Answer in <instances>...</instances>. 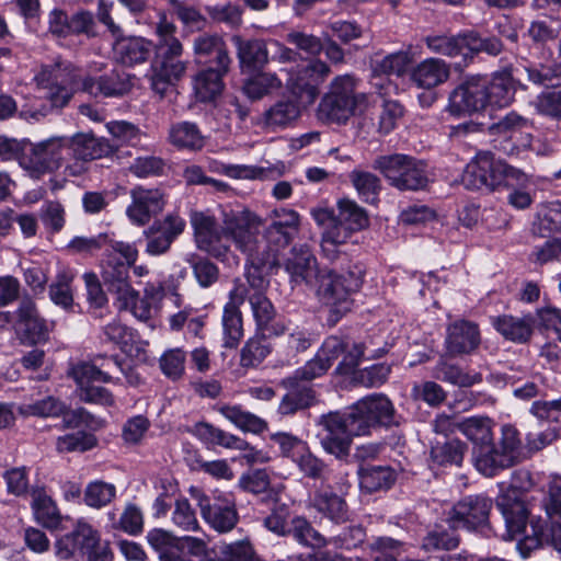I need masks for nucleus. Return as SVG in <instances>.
Instances as JSON below:
<instances>
[{"instance_id":"f257e3e1","label":"nucleus","mask_w":561,"mask_h":561,"mask_svg":"<svg viewBox=\"0 0 561 561\" xmlns=\"http://www.w3.org/2000/svg\"><path fill=\"white\" fill-rule=\"evenodd\" d=\"M256 224L254 213L248 209L225 211L220 228L210 214L191 213V225L197 248L221 261L230 253V247L222 242L224 239L230 240L245 256L259 260L262 249L260 250L255 241Z\"/></svg>"},{"instance_id":"f03ea898","label":"nucleus","mask_w":561,"mask_h":561,"mask_svg":"<svg viewBox=\"0 0 561 561\" xmlns=\"http://www.w3.org/2000/svg\"><path fill=\"white\" fill-rule=\"evenodd\" d=\"M318 425L323 428L320 435L321 447L340 460L348 457L354 436L368 435L375 428L359 401L343 411L322 414Z\"/></svg>"},{"instance_id":"7ed1b4c3","label":"nucleus","mask_w":561,"mask_h":561,"mask_svg":"<svg viewBox=\"0 0 561 561\" xmlns=\"http://www.w3.org/2000/svg\"><path fill=\"white\" fill-rule=\"evenodd\" d=\"M527 174L506 162L495 159L491 152L477 153L462 174V183L469 190L488 188L495 191L504 187H526Z\"/></svg>"},{"instance_id":"20e7f679","label":"nucleus","mask_w":561,"mask_h":561,"mask_svg":"<svg viewBox=\"0 0 561 561\" xmlns=\"http://www.w3.org/2000/svg\"><path fill=\"white\" fill-rule=\"evenodd\" d=\"M365 102L366 95L357 91V80L353 76H337L318 105V118L345 124Z\"/></svg>"},{"instance_id":"39448f33","label":"nucleus","mask_w":561,"mask_h":561,"mask_svg":"<svg viewBox=\"0 0 561 561\" xmlns=\"http://www.w3.org/2000/svg\"><path fill=\"white\" fill-rule=\"evenodd\" d=\"M373 168L383 175L390 186L399 191H421L428 185L425 163L411 156H379L374 160Z\"/></svg>"},{"instance_id":"423d86ee","label":"nucleus","mask_w":561,"mask_h":561,"mask_svg":"<svg viewBox=\"0 0 561 561\" xmlns=\"http://www.w3.org/2000/svg\"><path fill=\"white\" fill-rule=\"evenodd\" d=\"M334 227L323 231L321 251L324 257L334 262L340 255L339 247L345 244L351 236L368 226V215L354 201L344 198L337 203Z\"/></svg>"},{"instance_id":"0eeeda50","label":"nucleus","mask_w":561,"mask_h":561,"mask_svg":"<svg viewBox=\"0 0 561 561\" xmlns=\"http://www.w3.org/2000/svg\"><path fill=\"white\" fill-rule=\"evenodd\" d=\"M79 78L78 71L68 61L45 65L35 76L37 85L45 91L44 96L51 108H61L68 104L73 92L81 89Z\"/></svg>"},{"instance_id":"6e6552de","label":"nucleus","mask_w":561,"mask_h":561,"mask_svg":"<svg viewBox=\"0 0 561 561\" xmlns=\"http://www.w3.org/2000/svg\"><path fill=\"white\" fill-rule=\"evenodd\" d=\"M249 304L257 330L263 335L279 336L285 329V322L276 319V309L266 297L264 289L267 282L257 268H249L245 272Z\"/></svg>"},{"instance_id":"1a4fd4ad","label":"nucleus","mask_w":561,"mask_h":561,"mask_svg":"<svg viewBox=\"0 0 561 561\" xmlns=\"http://www.w3.org/2000/svg\"><path fill=\"white\" fill-rule=\"evenodd\" d=\"M520 446L517 428L511 424L503 425L497 443L492 442L488 454L479 455L477 470L485 477H493L500 470L514 466L518 461Z\"/></svg>"},{"instance_id":"9d476101","label":"nucleus","mask_w":561,"mask_h":561,"mask_svg":"<svg viewBox=\"0 0 561 561\" xmlns=\"http://www.w3.org/2000/svg\"><path fill=\"white\" fill-rule=\"evenodd\" d=\"M492 507V500L483 494L467 495L453 506L448 517L449 525L454 529L481 531L489 536L493 533L489 524Z\"/></svg>"},{"instance_id":"9b49d317","label":"nucleus","mask_w":561,"mask_h":561,"mask_svg":"<svg viewBox=\"0 0 561 561\" xmlns=\"http://www.w3.org/2000/svg\"><path fill=\"white\" fill-rule=\"evenodd\" d=\"M153 49L151 85L156 92L163 94L167 87L186 71V62L182 60L183 46L180 41H171L157 43Z\"/></svg>"},{"instance_id":"f8f14e48","label":"nucleus","mask_w":561,"mask_h":561,"mask_svg":"<svg viewBox=\"0 0 561 561\" xmlns=\"http://www.w3.org/2000/svg\"><path fill=\"white\" fill-rule=\"evenodd\" d=\"M191 495L199 507L203 519L214 530L226 534L231 531L239 522L236 501L230 495H206L198 489L192 488Z\"/></svg>"},{"instance_id":"ddd939ff","label":"nucleus","mask_w":561,"mask_h":561,"mask_svg":"<svg viewBox=\"0 0 561 561\" xmlns=\"http://www.w3.org/2000/svg\"><path fill=\"white\" fill-rule=\"evenodd\" d=\"M310 290H313L319 300L330 307V319L336 322L343 314L352 309L351 299L344 282L335 271L322 267Z\"/></svg>"},{"instance_id":"4468645a","label":"nucleus","mask_w":561,"mask_h":561,"mask_svg":"<svg viewBox=\"0 0 561 561\" xmlns=\"http://www.w3.org/2000/svg\"><path fill=\"white\" fill-rule=\"evenodd\" d=\"M254 217L257 221L254 236L256 245L260 247V250L262 249V255H260L259 260H255L253 256H245L250 265L249 268H257L260 271L264 267L273 268L279 265L276 259L279 249L287 247L296 233L285 230L277 222H271L261 236L262 219L255 214Z\"/></svg>"},{"instance_id":"2eb2a0df","label":"nucleus","mask_w":561,"mask_h":561,"mask_svg":"<svg viewBox=\"0 0 561 561\" xmlns=\"http://www.w3.org/2000/svg\"><path fill=\"white\" fill-rule=\"evenodd\" d=\"M68 139L49 138L32 146L30 153L24 156L20 164L35 175L53 172L64 165L67 154Z\"/></svg>"},{"instance_id":"dca6fc26","label":"nucleus","mask_w":561,"mask_h":561,"mask_svg":"<svg viewBox=\"0 0 561 561\" xmlns=\"http://www.w3.org/2000/svg\"><path fill=\"white\" fill-rule=\"evenodd\" d=\"M485 91L484 78H468L450 92L446 111L457 117L481 112L486 108Z\"/></svg>"},{"instance_id":"f3484780","label":"nucleus","mask_w":561,"mask_h":561,"mask_svg":"<svg viewBox=\"0 0 561 561\" xmlns=\"http://www.w3.org/2000/svg\"><path fill=\"white\" fill-rule=\"evenodd\" d=\"M248 287L241 282H236L229 293V301L222 311L224 346L234 348L243 337V322L240 306L247 300Z\"/></svg>"},{"instance_id":"a211bd4d","label":"nucleus","mask_w":561,"mask_h":561,"mask_svg":"<svg viewBox=\"0 0 561 561\" xmlns=\"http://www.w3.org/2000/svg\"><path fill=\"white\" fill-rule=\"evenodd\" d=\"M282 266L288 274L293 286L305 285L309 289L322 270L318 265L317 257L307 245L291 248Z\"/></svg>"},{"instance_id":"6ab92c4d","label":"nucleus","mask_w":561,"mask_h":561,"mask_svg":"<svg viewBox=\"0 0 561 561\" xmlns=\"http://www.w3.org/2000/svg\"><path fill=\"white\" fill-rule=\"evenodd\" d=\"M13 328L23 343H41L46 341L49 335L46 320L38 314L35 302L30 298L20 301Z\"/></svg>"},{"instance_id":"aec40b11","label":"nucleus","mask_w":561,"mask_h":561,"mask_svg":"<svg viewBox=\"0 0 561 561\" xmlns=\"http://www.w3.org/2000/svg\"><path fill=\"white\" fill-rule=\"evenodd\" d=\"M131 203L126 209L129 220L137 226L147 225L152 217L160 214L165 205L164 194L159 188L141 185L130 190Z\"/></svg>"},{"instance_id":"412c9836","label":"nucleus","mask_w":561,"mask_h":561,"mask_svg":"<svg viewBox=\"0 0 561 561\" xmlns=\"http://www.w3.org/2000/svg\"><path fill=\"white\" fill-rule=\"evenodd\" d=\"M99 533L90 524L79 520L71 533L59 538L55 543L58 559L69 561L79 556L84 557L89 549L99 542Z\"/></svg>"},{"instance_id":"4be33fe9","label":"nucleus","mask_w":561,"mask_h":561,"mask_svg":"<svg viewBox=\"0 0 561 561\" xmlns=\"http://www.w3.org/2000/svg\"><path fill=\"white\" fill-rule=\"evenodd\" d=\"M184 229L185 220L179 215L170 214L163 220L154 221L152 226L144 231L147 238L146 252L149 255L167 253Z\"/></svg>"},{"instance_id":"5701e85b","label":"nucleus","mask_w":561,"mask_h":561,"mask_svg":"<svg viewBox=\"0 0 561 561\" xmlns=\"http://www.w3.org/2000/svg\"><path fill=\"white\" fill-rule=\"evenodd\" d=\"M481 343L479 327L468 320H456L447 327L446 355L457 357L474 352Z\"/></svg>"},{"instance_id":"b1692460","label":"nucleus","mask_w":561,"mask_h":561,"mask_svg":"<svg viewBox=\"0 0 561 561\" xmlns=\"http://www.w3.org/2000/svg\"><path fill=\"white\" fill-rule=\"evenodd\" d=\"M527 126V118L516 112H510L497 122L493 123L489 129L492 135L504 136L510 139L518 138L516 144L510 146L508 142H505L501 147L504 153L514 156L519 154L522 150L529 148L531 145V135L523 133Z\"/></svg>"},{"instance_id":"393cba45","label":"nucleus","mask_w":561,"mask_h":561,"mask_svg":"<svg viewBox=\"0 0 561 561\" xmlns=\"http://www.w3.org/2000/svg\"><path fill=\"white\" fill-rule=\"evenodd\" d=\"M130 89L129 75L119 69L81 80V90L93 96L117 98L128 93Z\"/></svg>"},{"instance_id":"a878e982","label":"nucleus","mask_w":561,"mask_h":561,"mask_svg":"<svg viewBox=\"0 0 561 561\" xmlns=\"http://www.w3.org/2000/svg\"><path fill=\"white\" fill-rule=\"evenodd\" d=\"M231 41L237 50V58L242 72L255 73L262 70L270 60L267 42L263 38H244L233 35Z\"/></svg>"},{"instance_id":"bb28decb","label":"nucleus","mask_w":561,"mask_h":561,"mask_svg":"<svg viewBox=\"0 0 561 561\" xmlns=\"http://www.w3.org/2000/svg\"><path fill=\"white\" fill-rule=\"evenodd\" d=\"M128 264H123L121 257L106 255L102 265V278L107 290L116 296L117 301L129 300L135 296L130 284Z\"/></svg>"},{"instance_id":"cd10ccee","label":"nucleus","mask_w":561,"mask_h":561,"mask_svg":"<svg viewBox=\"0 0 561 561\" xmlns=\"http://www.w3.org/2000/svg\"><path fill=\"white\" fill-rule=\"evenodd\" d=\"M311 507L336 525L344 524L351 518L350 507L344 495L336 493L330 485L322 486L314 492Z\"/></svg>"},{"instance_id":"c85d7f7f","label":"nucleus","mask_w":561,"mask_h":561,"mask_svg":"<svg viewBox=\"0 0 561 561\" xmlns=\"http://www.w3.org/2000/svg\"><path fill=\"white\" fill-rule=\"evenodd\" d=\"M280 386L287 390L278 405L280 415H293L317 402L316 391L309 383H302L288 376L280 381Z\"/></svg>"},{"instance_id":"c756f323","label":"nucleus","mask_w":561,"mask_h":561,"mask_svg":"<svg viewBox=\"0 0 561 561\" xmlns=\"http://www.w3.org/2000/svg\"><path fill=\"white\" fill-rule=\"evenodd\" d=\"M193 49L197 64L230 69L231 58L226 43L220 36L199 35L194 39Z\"/></svg>"},{"instance_id":"7c9ffc66","label":"nucleus","mask_w":561,"mask_h":561,"mask_svg":"<svg viewBox=\"0 0 561 561\" xmlns=\"http://www.w3.org/2000/svg\"><path fill=\"white\" fill-rule=\"evenodd\" d=\"M114 153V146L92 134L78 133L68 140L67 154L79 161H91Z\"/></svg>"},{"instance_id":"2f4dec72","label":"nucleus","mask_w":561,"mask_h":561,"mask_svg":"<svg viewBox=\"0 0 561 561\" xmlns=\"http://www.w3.org/2000/svg\"><path fill=\"white\" fill-rule=\"evenodd\" d=\"M530 530L531 534H526L516 545L523 558H527L533 550L545 543L561 552V525L546 527L540 518L531 519Z\"/></svg>"},{"instance_id":"473e14b6","label":"nucleus","mask_w":561,"mask_h":561,"mask_svg":"<svg viewBox=\"0 0 561 561\" xmlns=\"http://www.w3.org/2000/svg\"><path fill=\"white\" fill-rule=\"evenodd\" d=\"M505 522V531L500 536L504 540H513L526 531L528 511L523 501L503 495L496 503Z\"/></svg>"},{"instance_id":"72a5a7b5","label":"nucleus","mask_w":561,"mask_h":561,"mask_svg":"<svg viewBox=\"0 0 561 561\" xmlns=\"http://www.w3.org/2000/svg\"><path fill=\"white\" fill-rule=\"evenodd\" d=\"M458 430L474 445V463L480 454H488L493 440L492 421L486 416H472L458 423Z\"/></svg>"},{"instance_id":"f704fd0d","label":"nucleus","mask_w":561,"mask_h":561,"mask_svg":"<svg viewBox=\"0 0 561 561\" xmlns=\"http://www.w3.org/2000/svg\"><path fill=\"white\" fill-rule=\"evenodd\" d=\"M153 50V44L137 36L117 38L113 45L114 57L126 66L145 62Z\"/></svg>"},{"instance_id":"c9c22d12","label":"nucleus","mask_w":561,"mask_h":561,"mask_svg":"<svg viewBox=\"0 0 561 561\" xmlns=\"http://www.w3.org/2000/svg\"><path fill=\"white\" fill-rule=\"evenodd\" d=\"M450 69L448 64L439 58H426L417 64L411 73V80L424 89L435 88L448 80Z\"/></svg>"},{"instance_id":"e433bc0d","label":"nucleus","mask_w":561,"mask_h":561,"mask_svg":"<svg viewBox=\"0 0 561 561\" xmlns=\"http://www.w3.org/2000/svg\"><path fill=\"white\" fill-rule=\"evenodd\" d=\"M492 324L506 340L526 343L533 334L535 320L530 314L524 317L503 314L492 318Z\"/></svg>"},{"instance_id":"4c0bfd02","label":"nucleus","mask_w":561,"mask_h":561,"mask_svg":"<svg viewBox=\"0 0 561 561\" xmlns=\"http://www.w3.org/2000/svg\"><path fill=\"white\" fill-rule=\"evenodd\" d=\"M486 107H505L514 100L515 87L511 69L497 71L489 81L485 79Z\"/></svg>"},{"instance_id":"58836bf2","label":"nucleus","mask_w":561,"mask_h":561,"mask_svg":"<svg viewBox=\"0 0 561 561\" xmlns=\"http://www.w3.org/2000/svg\"><path fill=\"white\" fill-rule=\"evenodd\" d=\"M31 507L38 524L47 529H57L62 516L51 497L43 488H33L31 491Z\"/></svg>"},{"instance_id":"ea45409f","label":"nucleus","mask_w":561,"mask_h":561,"mask_svg":"<svg viewBox=\"0 0 561 561\" xmlns=\"http://www.w3.org/2000/svg\"><path fill=\"white\" fill-rule=\"evenodd\" d=\"M449 355H442L437 360L433 376L444 382L458 387H471L482 381L480 373L465 371L460 366L448 362Z\"/></svg>"},{"instance_id":"a19ab883","label":"nucleus","mask_w":561,"mask_h":561,"mask_svg":"<svg viewBox=\"0 0 561 561\" xmlns=\"http://www.w3.org/2000/svg\"><path fill=\"white\" fill-rule=\"evenodd\" d=\"M229 69L208 66L201 70L194 78V90L199 101L208 102L214 100L224 89L222 78Z\"/></svg>"},{"instance_id":"79ce46f5","label":"nucleus","mask_w":561,"mask_h":561,"mask_svg":"<svg viewBox=\"0 0 561 561\" xmlns=\"http://www.w3.org/2000/svg\"><path fill=\"white\" fill-rule=\"evenodd\" d=\"M358 401L365 413L371 419L375 428L379 426H391L397 423L394 420L393 404L385 394L375 393Z\"/></svg>"},{"instance_id":"37998d69","label":"nucleus","mask_w":561,"mask_h":561,"mask_svg":"<svg viewBox=\"0 0 561 561\" xmlns=\"http://www.w3.org/2000/svg\"><path fill=\"white\" fill-rule=\"evenodd\" d=\"M169 142L178 149H187L192 151L201 150L205 140L195 123L178 122L170 125L168 131Z\"/></svg>"},{"instance_id":"c03bdc74","label":"nucleus","mask_w":561,"mask_h":561,"mask_svg":"<svg viewBox=\"0 0 561 561\" xmlns=\"http://www.w3.org/2000/svg\"><path fill=\"white\" fill-rule=\"evenodd\" d=\"M358 478L360 489L374 493L391 488L396 481V473L389 466H360Z\"/></svg>"},{"instance_id":"a18cd8bd","label":"nucleus","mask_w":561,"mask_h":561,"mask_svg":"<svg viewBox=\"0 0 561 561\" xmlns=\"http://www.w3.org/2000/svg\"><path fill=\"white\" fill-rule=\"evenodd\" d=\"M522 61L520 68L527 75L528 81L546 88L561 85V64H537L525 58H522Z\"/></svg>"},{"instance_id":"49530a36","label":"nucleus","mask_w":561,"mask_h":561,"mask_svg":"<svg viewBox=\"0 0 561 561\" xmlns=\"http://www.w3.org/2000/svg\"><path fill=\"white\" fill-rule=\"evenodd\" d=\"M69 375L76 381L78 392H80L82 388L92 386L95 381L114 382V378L110 375V371L102 369L94 358L90 362H79L72 365Z\"/></svg>"},{"instance_id":"de8ad7c7","label":"nucleus","mask_w":561,"mask_h":561,"mask_svg":"<svg viewBox=\"0 0 561 561\" xmlns=\"http://www.w3.org/2000/svg\"><path fill=\"white\" fill-rule=\"evenodd\" d=\"M218 411L222 416L243 432L260 434L267 427L264 420L243 410L241 405L222 404L218 408Z\"/></svg>"},{"instance_id":"09e8293b","label":"nucleus","mask_w":561,"mask_h":561,"mask_svg":"<svg viewBox=\"0 0 561 561\" xmlns=\"http://www.w3.org/2000/svg\"><path fill=\"white\" fill-rule=\"evenodd\" d=\"M467 451L466 443L458 438L448 439L444 443L437 442L431 448V458L439 466H460Z\"/></svg>"},{"instance_id":"8fccbe9b","label":"nucleus","mask_w":561,"mask_h":561,"mask_svg":"<svg viewBox=\"0 0 561 561\" xmlns=\"http://www.w3.org/2000/svg\"><path fill=\"white\" fill-rule=\"evenodd\" d=\"M350 181L364 202L368 204H376L378 202L381 181L376 174L355 169L350 173Z\"/></svg>"},{"instance_id":"3c124183","label":"nucleus","mask_w":561,"mask_h":561,"mask_svg":"<svg viewBox=\"0 0 561 561\" xmlns=\"http://www.w3.org/2000/svg\"><path fill=\"white\" fill-rule=\"evenodd\" d=\"M287 536H291L298 543L306 547L328 545L325 538L304 516H295L290 519Z\"/></svg>"},{"instance_id":"603ef678","label":"nucleus","mask_w":561,"mask_h":561,"mask_svg":"<svg viewBox=\"0 0 561 561\" xmlns=\"http://www.w3.org/2000/svg\"><path fill=\"white\" fill-rule=\"evenodd\" d=\"M72 280L73 273L70 270L62 268L49 286L50 300L67 311H71L75 305L71 290Z\"/></svg>"},{"instance_id":"864d4df0","label":"nucleus","mask_w":561,"mask_h":561,"mask_svg":"<svg viewBox=\"0 0 561 561\" xmlns=\"http://www.w3.org/2000/svg\"><path fill=\"white\" fill-rule=\"evenodd\" d=\"M280 87L282 81L275 73L260 70L244 81L242 89L245 95L251 100H260Z\"/></svg>"},{"instance_id":"5fc2aeb1","label":"nucleus","mask_w":561,"mask_h":561,"mask_svg":"<svg viewBox=\"0 0 561 561\" xmlns=\"http://www.w3.org/2000/svg\"><path fill=\"white\" fill-rule=\"evenodd\" d=\"M300 110L293 100H280L271 106L264 114L265 124L273 127H284L297 119Z\"/></svg>"},{"instance_id":"6e6d98bb","label":"nucleus","mask_w":561,"mask_h":561,"mask_svg":"<svg viewBox=\"0 0 561 561\" xmlns=\"http://www.w3.org/2000/svg\"><path fill=\"white\" fill-rule=\"evenodd\" d=\"M287 87L294 94L301 98L305 95L308 102H312L318 94L311 77H309V73H305V65L288 70Z\"/></svg>"},{"instance_id":"4d7b16f0","label":"nucleus","mask_w":561,"mask_h":561,"mask_svg":"<svg viewBox=\"0 0 561 561\" xmlns=\"http://www.w3.org/2000/svg\"><path fill=\"white\" fill-rule=\"evenodd\" d=\"M267 335L251 337L241 350L240 364L243 367H254L261 364L271 353L266 343Z\"/></svg>"},{"instance_id":"13d9d810","label":"nucleus","mask_w":561,"mask_h":561,"mask_svg":"<svg viewBox=\"0 0 561 561\" xmlns=\"http://www.w3.org/2000/svg\"><path fill=\"white\" fill-rule=\"evenodd\" d=\"M535 227L541 236L561 231V203L551 202L543 205L538 213Z\"/></svg>"},{"instance_id":"bf43d9fd","label":"nucleus","mask_w":561,"mask_h":561,"mask_svg":"<svg viewBox=\"0 0 561 561\" xmlns=\"http://www.w3.org/2000/svg\"><path fill=\"white\" fill-rule=\"evenodd\" d=\"M82 277L87 289V300L89 308L95 316L101 317L102 309L105 308L108 302L102 284L98 275L93 272L84 273Z\"/></svg>"},{"instance_id":"052dcab7","label":"nucleus","mask_w":561,"mask_h":561,"mask_svg":"<svg viewBox=\"0 0 561 561\" xmlns=\"http://www.w3.org/2000/svg\"><path fill=\"white\" fill-rule=\"evenodd\" d=\"M413 56L408 50H400L383 57L375 65V72L382 75L402 76L411 65Z\"/></svg>"},{"instance_id":"680f3d73","label":"nucleus","mask_w":561,"mask_h":561,"mask_svg":"<svg viewBox=\"0 0 561 561\" xmlns=\"http://www.w3.org/2000/svg\"><path fill=\"white\" fill-rule=\"evenodd\" d=\"M108 133L121 144L138 147L145 136L134 124L126 121L110 122L106 125Z\"/></svg>"},{"instance_id":"e2e57ef3","label":"nucleus","mask_w":561,"mask_h":561,"mask_svg":"<svg viewBox=\"0 0 561 561\" xmlns=\"http://www.w3.org/2000/svg\"><path fill=\"white\" fill-rule=\"evenodd\" d=\"M391 368L386 364H376L364 369H359L354 373L353 381L356 385L366 388H377L383 385L389 375Z\"/></svg>"},{"instance_id":"0e129e2a","label":"nucleus","mask_w":561,"mask_h":561,"mask_svg":"<svg viewBox=\"0 0 561 561\" xmlns=\"http://www.w3.org/2000/svg\"><path fill=\"white\" fill-rule=\"evenodd\" d=\"M171 519L173 525L183 531L199 530V523L195 511L187 499H180L175 501Z\"/></svg>"},{"instance_id":"69168bd1","label":"nucleus","mask_w":561,"mask_h":561,"mask_svg":"<svg viewBox=\"0 0 561 561\" xmlns=\"http://www.w3.org/2000/svg\"><path fill=\"white\" fill-rule=\"evenodd\" d=\"M163 169L164 160L153 154L138 156L128 167L129 172L140 179L160 175Z\"/></svg>"},{"instance_id":"338daca9","label":"nucleus","mask_w":561,"mask_h":561,"mask_svg":"<svg viewBox=\"0 0 561 561\" xmlns=\"http://www.w3.org/2000/svg\"><path fill=\"white\" fill-rule=\"evenodd\" d=\"M64 403L54 397H46L33 403H23L19 412L24 415L34 416H58L64 411Z\"/></svg>"},{"instance_id":"774afa93","label":"nucleus","mask_w":561,"mask_h":561,"mask_svg":"<svg viewBox=\"0 0 561 561\" xmlns=\"http://www.w3.org/2000/svg\"><path fill=\"white\" fill-rule=\"evenodd\" d=\"M185 352L181 348H172L162 354L159 364L162 373L170 379H180L185 369Z\"/></svg>"}]
</instances>
